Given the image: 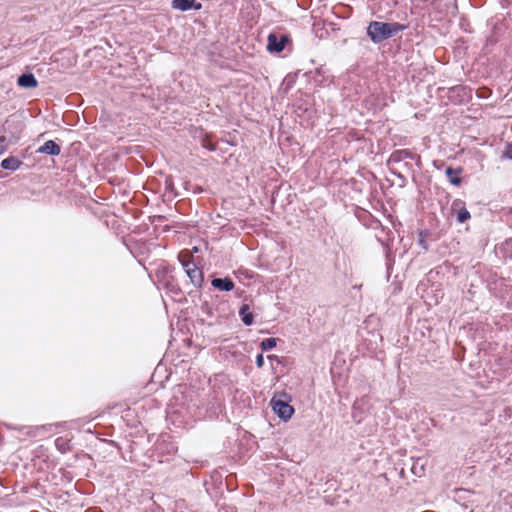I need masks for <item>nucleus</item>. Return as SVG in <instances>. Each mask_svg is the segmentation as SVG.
Wrapping results in <instances>:
<instances>
[{"label": "nucleus", "instance_id": "nucleus-19", "mask_svg": "<svg viewBox=\"0 0 512 512\" xmlns=\"http://www.w3.org/2000/svg\"><path fill=\"white\" fill-rule=\"evenodd\" d=\"M294 414V408L290 405V417Z\"/></svg>", "mask_w": 512, "mask_h": 512}, {"label": "nucleus", "instance_id": "nucleus-17", "mask_svg": "<svg viewBox=\"0 0 512 512\" xmlns=\"http://www.w3.org/2000/svg\"><path fill=\"white\" fill-rule=\"evenodd\" d=\"M256 365L261 368L264 365V358L262 354H258L256 357Z\"/></svg>", "mask_w": 512, "mask_h": 512}, {"label": "nucleus", "instance_id": "nucleus-13", "mask_svg": "<svg viewBox=\"0 0 512 512\" xmlns=\"http://www.w3.org/2000/svg\"><path fill=\"white\" fill-rule=\"evenodd\" d=\"M260 346H261V349L264 351L271 350L276 346V339L275 338H266L261 341Z\"/></svg>", "mask_w": 512, "mask_h": 512}, {"label": "nucleus", "instance_id": "nucleus-18", "mask_svg": "<svg viewBox=\"0 0 512 512\" xmlns=\"http://www.w3.org/2000/svg\"><path fill=\"white\" fill-rule=\"evenodd\" d=\"M202 146L210 151H214L215 150V145L207 142L206 140H203V143H202Z\"/></svg>", "mask_w": 512, "mask_h": 512}, {"label": "nucleus", "instance_id": "nucleus-16", "mask_svg": "<svg viewBox=\"0 0 512 512\" xmlns=\"http://www.w3.org/2000/svg\"><path fill=\"white\" fill-rule=\"evenodd\" d=\"M503 158L511 159L512 160V144H509L506 146L503 155Z\"/></svg>", "mask_w": 512, "mask_h": 512}, {"label": "nucleus", "instance_id": "nucleus-6", "mask_svg": "<svg viewBox=\"0 0 512 512\" xmlns=\"http://www.w3.org/2000/svg\"><path fill=\"white\" fill-rule=\"evenodd\" d=\"M172 7L180 11H187L190 9L200 10L202 8V4L200 2H196V0H173Z\"/></svg>", "mask_w": 512, "mask_h": 512}, {"label": "nucleus", "instance_id": "nucleus-7", "mask_svg": "<svg viewBox=\"0 0 512 512\" xmlns=\"http://www.w3.org/2000/svg\"><path fill=\"white\" fill-rule=\"evenodd\" d=\"M61 152L60 146L53 140L46 141L42 146L37 149V153L57 156Z\"/></svg>", "mask_w": 512, "mask_h": 512}, {"label": "nucleus", "instance_id": "nucleus-5", "mask_svg": "<svg viewBox=\"0 0 512 512\" xmlns=\"http://www.w3.org/2000/svg\"><path fill=\"white\" fill-rule=\"evenodd\" d=\"M267 41V50L271 53H278L285 48V45L288 42V35L284 34L278 38L274 33H271L269 34Z\"/></svg>", "mask_w": 512, "mask_h": 512}, {"label": "nucleus", "instance_id": "nucleus-14", "mask_svg": "<svg viewBox=\"0 0 512 512\" xmlns=\"http://www.w3.org/2000/svg\"><path fill=\"white\" fill-rule=\"evenodd\" d=\"M470 218V213L467 209L462 208L457 213V219L460 223H464L466 220Z\"/></svg>", "mask_w": 512, "mask_h": 512}, {"label": "nucleus", "instance_id": "nucleus-12", "mask_svg": "<svg viewBox=\"0 0 512 512\" xmlns=\"http://www.w3.org/2000/svg\"><path fill=\"white\" fill-rule=\"evenodd\" d=\"M446 176L453 185L458 186L461 183V179L458 177L457 172L451 167L446 169Z\"/></svg>", "mask_w": 512, "mask_h": 512}, {"label": "nucleus", "instance_id": "nucleus-4", "mask_svg": "<svg viewBox=\"0 0 512 512\" xmlns=\"http://www.w3.org/2000/svg\"><path fill=\"white\" fill-rule=\"evenodd\" d=\"M180 261L191 283L195 287H201L204 280L202 270L192 261H184L181 258Z\"/></svg>", "mask_w": 512, "mask_h": 512}, {"label": "nucleus", "instance_id": "nucleus-11", "mask_svg": "<svg viewBox=\"0 0 512 512\" xmlns=\"http://www.w3.org/2000/svg\"><path fill=\"white\" fill-rule=\"evenodd\" d=\"M22 165V161L16 157L10 156L1 162V167L5 170H17Z\"/></svg>", "mask_w": 512, "mask_h": 512}, {"label": "nucleus", "instance_id": "nucleus-10", "mask_svg": "<svg viewBox=\"0 0 512 512\" xmlns=\"http://www.w3.org/2000/svg\"><path fill=\"white\" fill-rule=\"evenodd\" d=\"M239 315L241 320L246 326H250L253 324L254 316L253 313L250 312V308L248 304H243L239 309Z\"/></svg>", "mask_w": 512, "mask_h": 512}, {"label": "nucleus", "instance_id": "nucleus-3", "mask_svg": "<svg viewBox=\"0 0 512 512\" xmlns=\"http://www.w3.org/2000/svg\"><path fill=\"white\" fill-rule=\"evenodd\" d=\"M270 406L279 418L288 421V395L285 391L276 392L270 400Z\"/></svg>", "mask_w": 512, "mask_h": 512}, {"label": "nucleus", "instance_id": "nucleus-1", "mask_svg": "<svg viewBox=\"0 0 512 512\" xmlns=\"http://www.w3.org/2000/svg\"><path fill=\"white\" fill-rule=\"evenodd\" d=\"M22 131L23 122L18 117L12 115L4 121L0 129V154L19 141Z\"/></svg>", "mask_w": 512, "mask_h": 512}, {"label": "nucleus", "instance_id": "nucleus-8", "mask_svg": "<svg viewBox=\"0 0 512 512\" xmlns=\"http://www.w3.org/2000/svg\"><path fill=\"white\" fill-rule=\"evenodd\" d=\"M17 83L20 87L23 88H35L38 85V82L35 76L31 73H24L18 77Z\"/></svg>", "mask_w": 512, "mask_h": 512}, {"label": "nucleus", "instance_id": "nucleus-2", "mask_svg": "<svg viewBox=\"0 0 512 512\" xmlns=\"http://www.w3.org/2000/svg\"><path fill=\"white\" fill-rule=\"evenodd\" d=\"M405 29L399 23H384L373 21L367 27V35L374 43H380Z\"/></svg>", "mask_w": 512, "mask_h": 512}, {"label": "nucleus", "instance_id": "nucleus-9", "mask_svg": "<svg viewBox=\"0 0 512 512\" xmlns=\"http://www.w3.org/2000/svg\"><path fill=\"white\" fill-rule=\"evenodd\" d=\"M212 286L220 291H231L234 288V282L230 278H214Z\"/></svg>", "mask_w": 512, "mask_h": 512}, {"label": "nucleus", "instance_id": "nucleus-15", "mask_svg": "<svg viewBox=\"0 0 512 512\" xmlns=\"http://www.w3.org/2000/svg\"><path fill=\"white\" fill-rule=\"evenodd\" d=\"M419 462H420V459H418L412 466L411 470L414 474L416 475H420L421 472H423V469H424V464L421 463L419 465Z\"/></svg>", "mask_w": 512, "mask_h": 512}]
</instances>
